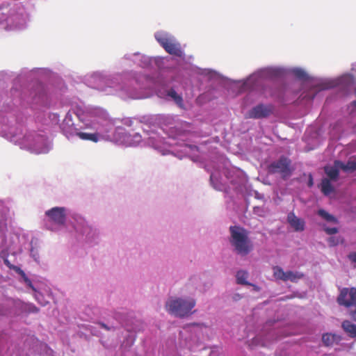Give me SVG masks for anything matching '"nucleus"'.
<instances>
[{"instance_id": "1", "label": "nucleus", "mask_w": 356, "mask_h": 356, "mask_svg": "<svg viewBox=\"0 0 356 356\" xmlns=\"http://www.w3.org/2000/svg\"><path fill=\"white\" fill-rule=\"evenodd\" d=\"M80 120L79 127H74L72 113L67 114L61 129L68 138L78 136L82 140L97 143L101 140H116L128 147H136L140 144L147 145L160 152L163 155L168 154L173 150L168 147L176 145L175 139L184 140L193 129L187 122L172 128L168 138L161 136L164 130L160 124L172 120L170 115H145L139 116L138 122L142 124L143 134L131 130L127 131L122 127H115L114 120L103 107L89 106L76 111Z\"/></svg>"}, {"instance_id": "2", "label": "nucleus", "mask_w": 356, "mask_h": 356, "mask_svg": "<svg viewBox=\"0 0 356 356\" xmlns=\"http://www.w3.org/2000/svg\"><path fill=\"white\" fill-rule=\"evenodd\" d=\"M196 73L209 81L227 79L219 72L209 68L197 67ZM288 76H292L298 81L312 83L310 88L302 92L296 101V104L303 108H307L311 104L318 92L336 87L348 89L354 82V76L349 73L337 78H314L302 67L280 65L261 67L245 79L239 80L227 79V81L238 88V92L249 90L264 93L268 88L266 81H275Z\"/></svg>"}, {"instance_id": "3", "label": "nucleus", "mask_w": 356, "mask_h": 356, "mask_svg": "<svg viewBox=\"0 0 356 356\" xmlns=\"http://www.w3.org/2000/svg\"><path fill=\"white\" fill-rule=\"evenodd\" d=\"M129 73V71L120 72L99 70L86 74L83 81L88 87L104 95L117 96L123 100L147 98V95L142 89L152 81V76L145 73L131 71L130 73L140 87V89H137L124 82V79Z\"/></svg>"}, {"instance_id": "4", "label": "nucleus", "mask_w": 356, "mask_h": 356, "mask_svg": "<svg viewBox=\"0 0 356 356\" xmlns=\"http://www.w3.org/2000/svg\"><path fill=\"white\" fill-rule=\"evenodd\" d=\"M9 117L4 112H0V136L6 140L36 154H47L53 148V142L43 131H26L22 124L13 126Z\"/></svg>"}, {"instance_id": "5", "label": "nucleus", "mask_w": 356, "mask_h": 356, "mask_svg": "<svg viewBox=\"0 0 356 356\" xmlns=\"http://www.w3.org/2000/svg\"><path fill=\"white\" fill-rule=\"evenodd\" d=\"M193 59L191 56L182 60L175 56H149L140 52L126 54L122 60L131 62L144 70L168 74L172 77L179 76L186 67V63Z\"/></svg>"}, {"instance_id": "6", "label": "nucleus", "mask_w": 356, "mask_h": 356, "mask_svg": "<svg viewBox=\"0 0 356 356\" xmlns=\"http://www.w3.org/2000/svg\"><path fill=\"white\" fill-rule=\"evenodd\" d=\"M205 169L210 173V182L213 188L224 191L229 194L232 189L236 193H242L246 189L248 177L243 171L236 168H229L220 165L213 166L212 169L209 165Z\"/></svg>"}, {"instance_id": "7", "label": "nucleus", "mask_w": 356, "mask_h": 356, "mask_svg": "<svg viewBox=\"0 0 356 356\" xmlns=\"http://www.w3.org/2000/svg\"><path fill=\"white\" fill-rule=\"evenodd\" d=\"M33 10L30 4H2L0 6V27L7 31L26 29L31 20Z\"/></svg>"}, {"instance_id": "8", "label": "nucleus", "mask_w": 356, "mask_h": 356, "mask_svg": "<svg viewBox=\"0 0 356 356\" xmlns=\"http://www.w3.org/2000/svg\"><path fill=\"white\" fill-rule=\"evenodd\" d=\"M74 238L84 245L94 247L99 244L102 235L99 229L91 222L79 213H73L71 216Z\"/></svg>"}, {"instance_id": "9", "label": "nucleus", "mask_w": 356, "mask_h": 356, "mask_svg": "<svg viewBox=\"0 0 356 356\" xmlns=\"http://www.w3.org/2000/svg\"><path fill=\"white\" fill-rule=\"evenodd\" d=\"M229 233V243L236 254L244 257L253 250L254 245L246 229L239 225L230 226Z\"/></svg>"}, {"instance_id": "10", "label": "nucleus", "mask_w": 356, "mask_h": 356, "mask_svg": "<svg viewBox=\"0 0 356 356\" xmlns=\"http://www.w3.org/2000/svg\"><path fill=\"white\" fill-rule=\"evenodd\" d=\"M154 36L158 44L168 54L186 60V56L180 42L172 33L165 30H159L154 33Z\"/></svg>"}, {"instance_id": "11", "label": "nucleus", "mask_w": 356, "mask_h": 356, "mask_svg": "<svg viewBox=\"0 0 356 356\" xmlns=\"http://www.w3.org/2000/svg\"><path fill=\"white\" fill-rule=\"evenodd\" d=\"M196 302L192 298L170 297L165 302V309L172 316L184 318L193 314Z\"/></svg>"}, {"instance_id": "12", "label": "nucleus", "mask_w": 356, "mask_h": 356, "mask_svg": "<svg viewBox=\"0 0 356 356\" xmlns=\"http://www.w3.org/2000/svg\"><path fill=\"white\" fill-rule=\"evenodd\" d=\"M283 332L281 330L277 329L275 326L272 327L266 324L264 330L256 335L249 343L250 348L257 346L268 347L272 343L283 337Z\"/></svg>"}, {"instance_id": "13", "label": "nucleus", "mask_w": 356, "mask_h": 356, "mask_svg": "<svg viewBox=\"0 0 356 356\" xmlns=\"http://www.w3.org/2000/svg\"><path fill=\"white\" fill-rule=\"evenodd\" d=\"M156 96L165 102L172 104L183 111H186L183 94L178 91L175 87L167 85H161L156 89Z\"/></svg>"}, {"instance_id": "14", "label": "nucleus", "mask_w": 356, "mask_h": 356, "mask_svg": "<svg viewBox=\"0 0 356 356\" xmlns=\"http://www.w3.org/2000/svg\"><path fill=\"white\" fill-rule=\"evenodd\" d=\"M6 306L9 310L2 312V315H28L36 314L39 309L31 302H25L19 299H9L6 301Z\"/></svg>"}, {"instance_id": "15", "label": "nucleus", "mask_w": 356, "mask_h": 356, "mask_svg": "<svg viewBox=\"0 0 356 356\" xmlns=\"http://www.w3.org/2000/svg\"><path fill=\"white\" fill-rule=\"evenodd\" d=\"M275 106L271 103H259L249 109L245 114L246 119H266L273 115Z\"/></svg>"}, {"instance_id": "16", "label": "nucleus", "mask_w": 356, "mask_h": 356, "mask_svg": "<svg viewBox=\"0 0 356 356\" xmlns=\"http://www.w3.org/2000/svg\"><path fill=\"white\" fill-rule=\"evenodd\" d=\"M67 215L68 210L63 207H55L45 211L47 221L58 226L65 224Z\"/></svg>"}, {"instance_id": "17", "label": "nucleus", "mask_w": 356, "mask_h": 356, "mask_svg": "<svg viewBox=\"0 0 356 356\" xmlns=\"http://www.w3.org/2000/svg\"><path fill=\"white\" fill-rule=\"evenodd\" d=\"M337 301L341 306L350 308L356 305V288L344 287L340 289Z\"/></svg>"}, {"instance_id": "18", "label": "nucleus", "mask_w": 356, "mask_h": 356, "mask_svg": "<svg viewBox=\"0 0 356 356\" xmlns=\"http://www.w3.org/2000/svg\"><path fill=\"white\" fill-rule=\"evenodd\" d=\"M90 105H88L89 106ZM88 107V106H83V107H76L75 108H73V109H71L70 111H68V112H67L64 116V118L63 119L62 122H60V115L59 114L56 113H50L49 114V119L51 122V123L52 124H58L59 125V128H60V130L61 131V133L68 139V140H72V139H74L75 137H77L79 138L78 136H73L72 138H68L65 134H64L62 129H61V125L63 124L64 120H65L66 118V116H67V114L70 113H72V120H73V123L74 124V127H79V124H81V122H80V120L79 118H78L77 115H76V111L79 109H83L85 108Z\"/></svg>"}, {"instance_id": "19", "label": "nucleus", "mask_w": 356, "mask_h": 356, "mask_svg": "<svg viewBox=\"0 0 356 356\" xmlns=\"http://www.w3.org/2000/svg\"><path fill=\"white\" fill-rule=\"evenodd\" d=\"M291 161L285 156H281L269 165V171L272 173H279L282 177H288L291 175Z\"/></svg>"}, {"instance_id": "20", "label": "nucleus", "mask_w": 356, "mask_h": 356, "mask_svg": "<svg viewBox=\"0 0 356 356\" xmlns=\"http://www.w3.org/2000/svg\"><path fill=\"white\" fill-rule=\"evenodd\" d=\"M50 73L51 70L48 68H33L32 70L23 68L19 74V79H22L27 81L39 80L48 76Z\"/></svg>"}, {"instance_id": "21", "label": "nucleus", "mask_w": 356, "mask_h": 356, "mask_svg": "<svg viewBox=\"0 0 356 356\" xmlns=\"http://www.w3.org/2000/svg\"><path fill=\"white\" fill-rule=\"evenodd\" d=\"M180 149H177V156L180 159L189 157L193 162H199L200 160V149L197 146L184 143L179 145Z\"/></svg>"}, {"instance_id": "22", "label": "nucleus", "mask_w": 356, "mask_h": 356, "mask_svg": "<svg viewBox=\"0 0 356 356\" xmlns=\"http://www.w3.org/2000/svg\"><path fill=\"white\" fill-rule=\"evenodd\" d=\"M33 102L42 107L50 106V98L46 87L39 84L38 89L33 96Z\"/></svg>"}, {"instance_id": "23", "label": "nucleus", "mask_w": 356, "mask_h": 356, "mask_svg": "<svg viewBox=\"0 0 356 356\" xmlns=\"http://www.w3.org/2000/svg\"><path fill=\"white\" fill-rule=\"evenodd\" d=\"M287 222L296 232H302L305 228V221L297 217L293 211H291L287 215Z\"/></svg>"}, {"instance_id": "24", "label": "nucleus", "mask_w": 356, "mask_h": 356, "mask_svg": "<svg viewBox=\"0 0 356 356\" xmlns=\"http://www.w3.org/2000/svg\"><path fill=\"white\" fill-rule=\"evenodd\" d=\"M3 262L5 265H6L10 269L14 270L21 277L22 281L29 288L32 289L34 291H35V289L34 288L31 280L27 277L26 273L23 270H22L19 267L12 265L7 258L3 259Z\"/></svg>"}, {"instance_id": "25", "label": "nucleus", "mask_w": 356, "mask_h": 356, "mask_svg": "<svg viewBox=\"0 0 356 356\" xmlns=\"http://www.w3.org/2000/svg\"><path fill=\"white\" fill-rule=\"evenodd\" d=\"M341 341V337L336 334L325 333L322 336V341L325 346H333L338 344Z\"/></svg>"}, {"instance_id": "26", "label": "nucleus", "mask_w": 356, "mask_h": 356, "mask_svg": "<svg viewBox=\"0 0 356 356\" xmlns=\"http://www.w3.org/2000/svg\"><path fill=\"white\" fill-rule=\"evenodd\" d=\"M248 277V273L244 270H238L236 275V283L241 285H250L254 287V289L257 291L259 290V288L253 284L250 283L247 281Z\"/></svg>"}, {"instance_id": "27", "label": "nucleus", "mask_w": 356, "mask_h": 356, "mask_svg": "<svg viewBox=\"0 0 356 356\" xmlns=\"http://www.w3.org/2000/svg\"><path fill=\"white\" fill-rule=\"evenodd\" d=\"M339 170H341V168L337 166L336 161L332 166H325L324 168V171L328 177V179L333 181H335L339 179Z\"/></svg>"}, {"instance_id": "28", "label": "nucleus", "mask_w": 356, "mask_h": 356, "mask_svg": "<svg viewBox=\"0 0 356 356\" xmlns=\"http://www.w3.org/2000/svg\"><path fill=\"white\" fill-rule=\"evenodd\" d=\"M341 327L345 333L350 338L356 339V325L349 320H345L341 323Z\"/></svg>"}, {"instance_id": "29", "label": "nucleus", "mask_w": 356, "mask_h": 356, "mask_svg": "<svg viewBox=\"0 0 356 356\" xmlns=\"http://www.w3.org/2000/svg\"><path fill=\"white\" fill-rule=\"evenodd\" d=\"M332 181L328 178H323L321 183V191L325 195H329L334 191Z\"/></svg>"}, {"instance_id": "30", "label": "nucleus", "mask_w": 356, "mask_h": 356, "mask_svg": "<svg viewBox=\"0 0 356 356\" xmlns=\"http://www.w3.org/2000/svg\"><path fill=\"white\" fill-rule=\"evenodd\" d=\"M336 165L337 166L341 168V170H343L346 172H353L356 170L355 161H348L347 163H344L341 161L337 160Z\"/></svg>"}, {"instance_id": "31", "label": "nucleus", "mask_w": 356, "mask_h": 356, "mask_svg": "<svg viewBox=\"0 0 356 356\" xmlns=\"http://www.w3.org/2000/svg\"><path fill=\"white\" fill-rule=\"evenodd\" d=\"M317 214L327 222H332L334 224L339 223L338 219L334 216L329 213L327 211H325L323 209H318L317 211Z\"/></svg>"}, {"instance_id": "32", "label": "nucleus", "mask_w": 356, "mask_h": 356, "mask_svg": "<svg viewBox=\"0 0 356 356\" xmlns=\"http://www.w3.org/2000/svg\"><path fill=\"white\" fill-rule=\"evenodd\" d=\"M304 276L303 273L298 271H286V276L284 282L291 281L292 282H296Z\"/></svg>"}, {"instance_id": "33", "label": "nucleus", "mask_w": 356, "mask_h": 356, "mask_svg": "<svg viewBox=\"0 0 356 356\" xmlns=\"http://www.w3.org/2000/svg\"><path fill=\"white\" fill-rule=\"evenodd\" d=\"M36 346L39 356H54L53 350L46 343H38Z\"/></svg>"}, {"instance_id": "34", "label": "nucleus", "mask_w": 356, "mask_h": 356, "mask_svg": "<svg viewBox=\"0 0 356 356\" xmlns=\"http://www.w3.org/2000/svg\"><path fill=\"white\" fill-rule=\"evenodd\" d=\"M207 325L202 323H193L188 325L186 328L184 329V332H196V331H202L204 328H206Z\"/></svg>"}, {"instance_id": "35", "label": "nucleus", "mask_w": 356, "mask_h": 356, "mask_svg": "<svg viewBox=\"0 0 356 356\" xmlns=\"http://www.w3.org/2000/svg\"><path fill=\"white\" fill-rule=\"evenodd\" d=\"M273 273L274 276L276 279L280 280L284 282L285 276H286V272L284 271V270L280 267V266H275L273 268Z\"/></svg>"}, {"instance_id": "36", "label": "nucleus", "mask_w": 356, "mask_h": 356, "mask_svg": "<svg viewBox=\"0 0 356 356\" xmlns=\"http://www.w3.org/2000/svg\"><path fill=\"white\" fill-rule=\"evenodd\" d=\"M138 118L139 117L134 118H124L122 120V123L127 127H131L134 126L135 120H137L138 122Z\"/></svg>"}, {"instance_id": "37", "label": "nucleus", "mask_w": 356, "mask_h": 356, "mask_svg": "<svg viewBox=\"0 0 356 356\" xmlns=\"http://www.w3.org/2000/svg\"><path fill=\"white\" fill-rule=\"evenodd\" d=\"M30 255L33 259V260L35 261H36L37 263L39 262L40 256H39L38 251L33 247L30 250Z\"/></svg>"}, {"instance_id": "38", "label": "nucleus", "mask_w": 356, "mask_h": 356, "mask_svg": "<svg viewBox=\"0 0 356 356\" xmlns=\"http://www.w3.org/2000/svg\"><path fill=\"white\" fill-rule=\"evenodd\" d=\"M35 298L38 302L42 306H45L47 305V301L44 300L43 296L40 293L35 291Z\"/></svg>"}, {"instance_id": "39", "label": "nucleus", "mask_w": 356, "mask_h": 356, "mask_svg": "<svg viewBox=\"0 0 356 356\" xmlns=\"http://www.w3.org/2000/svg\"><path fill=\"white\" fill-rule=\"evenodd\" d=\"M323 230L325 231V232L327 234H329V235L335 234L339 232V229L337 227H329L325 226L323 227Z\"/></svg>"}, {"instance_id": "40", "label": "nucleus", "mask_w": 356, "mask_h": 356, "mask_svg": "<svg viewBox=\"0 0 356 356\" xmlns=\"http://www.w3.org/2000/svg\"><path fill=\"white\" fill-rule=\"evenodd\" d=\"M248 195H254V197L257 200H264V195L261 193H259L258 191L252 190L250 191Z\"/></svg>"}, {"instance_id": "41", "label": "nucleus", "mask_w": 356, "mask_h": 356, "mask_svg": "<svg viewBox=\"0 0 356 356\" xmlns=\"http://www.w3.org/2000/svg\"><path fill=\"white\" fill-rule=\"evenodd\" d=\"M253 212L254 214L259 216H263L264 213V209L261 207H253Z\"/></svg>"}, {"instance_id": "42", "label": "nucleus", "mask_w": 356, "mask_h": 356, "mask_svg": "<svg viewBox=\"0 0 356 356\" xmlns=\"http://www.w3.org/2000/svg\"><path fill=\"white\" fill-rule=\"evenodd\" d=\"M328 242L330 243V245L331 246H335L339 244V240L334 236H331L328 238Z\"/></svg>"}, {"instance_id": "43", "label": "nucleus", "mask_w": 356, "mask_h": 356, "mask_svg": "<svg viewBox=\"0 0 356 356\" xmlns=\"http://www.w3.org/2000/svg\"><path fill=\"white\" fill-rule=\"evenodd\" d=\"M353 307H354V309L350 310L349 315L351 319L356 322V304Z\"/></svg>"}, {"instance_id": "44", "label": "nucleus", "mask_w": 356, "mask_h": 356, "mask_svg": "<svg viewBox=\"0 0 356 356\" xmlns=\"http://www.w3.org/2000/svg\"><path fill=\"white\" fill-rule=\"evenodd\" d=\"M98 325L101 327V328H103L107 331H111V330H113L114 329V327L113 326H108V325L104 323H98Z\"/></svg>"}, {"instance_id": "45", "label": "nucleus", "mask_w": 356, "mask_h": 356, "mask_svg": "<svg viewBox=\"0 0 356 356\" xmlns=\"http://www.w3.org/2000/svg\"><path fill=\"white\" fill-rule=\"evenodd\" d=\"M348 258L352 263L356 264V252H352L349 253Z\"/></svg>"}, {"instance_id": "46", "label": "nucleus", "mask_w": 356, "mask_h": 356, "mask_svg": "<svg viewBox=\"0 0 356 356\" xmlns=\"http://www.w3.org/2000/svg\"><path fill=\"white\" fill-rule=\"evenodd\" d=\"M308 186L312 187L314 185V179L312 175H309V179H308Z\"/></svg>"}, {"instance_id": "47", "label": "nucleus", "mask_w": 356, "mask_h": 356, "mask_svg": "<svg viewBox=\"0 0 356 356\" xmlns=\"http://www.w3.org/2000/svg\"><path fill=\"white\" fill-rule=\"evenodd\" d=\"M6 241V235L5 234H2L0 231V243H3Z\"/></svg>"}, {"instance_id": "48", "label": "nucleus", "mask_w": 356, "mask_h": 356, "mask_svg": "<svg viewBox=\"0 0 356 356\" xmlns=\"http://www.w3.org/2000/svg\"><path fill=\"white\" fill-rule=\"evenodd\" d=\"M186 346L189 350H192L193 348V346L191 341L186 342Z\"/></svg>"}, {"instance_id": "49", "label": "nucleus", "mask_w": 356, "mask_h": 356, "mask_svg": "<svg viewBox=\"0 0 356 356\" xmlns=\"http://www.w3.org/2000/svg\"><path fill=\"white\" fill-rule=\"evenodd\" d=\"M198 280V277L197 276H194L193 277H192L191 279V282H193V280Z\"/></svg>"}, {"instance_id": "50", "label": "nucleus", "mask_w": 356, "mask_h": 356, "mask_svg": "<svg viewBox=\"0 0 356 356\" xmlns=\"http://www.w3.org/2000/svg\"><path fill=\"white\" fill-rule=\"evenodd\" d=\"M240 298V295L239 294H236L234 297V300H238V298Z\"/></svg>"}, {"instance_id": "51", "label": "nucleus", "mask_w": 356, "mask_h": 356, "mask_svg": "<svg viewBox=\"0 0 356 356\" xmlns=\"http://www.w3.org/2000/svg\"><path fill=\"white\" fill-rule=\"evenodd\" d=\"M91 333H92V334H93V335H97V332L95 330H91Z\"/></svg>"}, {"instance_id": "52", "label": "nucleus", "mask_w": 356, "mask_h": 356, "mask_svg": "<svg viewBox=\"0 0 356 356\" xmlns=\"http://www.w3.org/2000/svg\"><path fill=\"white\" fill-rule=\"evenodd\" d=\"M352 105L356 107V100L353 101L352 103Z\"/></svg>"}, {"instance_id": "53", "label": "nucleus", "mask_w": 356, "mask_h": 356, "mask_svg": "<svg viewBox=\"0 0 356 356\" xmlns=\"http://www.w3.org/2000/svg\"><path fill=\"white\" fill-rule=\"evenodd\" d=\"M3 254H4V252H2L1 253V257H3Z\"/></svg>"}, {"instance_id": "54", "label": "nucleus", "mask_w": 356, "mask_h": 356, "mask_svg": "<svg viewBox=\"0 0 356 356\" xmlns=\"http://www.w3.org/2000/svg\"><path fill=\"white\" fill-rule=\"evenodd\" d=\"M355 66H356V64L353 65V67H352V70H354Z\"/></svg>"}, {"instance_id": "55", "label": "nucleus", "mask_w": 356, "mask_h": 356, "mask_svg": "<svg viewBox=\"0 0 356 356\" xmlns=\"http://www.w3.org/2000/svg\"><path fill=\"white\" fill-rule=\"evenodd\" d=\"M3 76V74H0V78H1V76Z\"/></svg>"}]
</instances>
